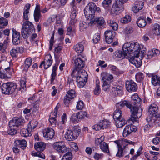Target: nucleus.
Segmentation results:
<instances>
[{
  "mask_svg": "<svg viewBox=\"0 0 160 160\" xmlns=\"http://www.w3.org/2000/svg\"><path fill=\"white\" fill-rule=\"evenodd\" d=\"M122 49L123 52L121 51L117 50L114 53L116 57L122 59L124 58H128V55L134 51L133 57H132L130 58V62L137 68H139L141 65V60L145 57L144 54L146 51V48L143 47V45H139L138 42H129L123 45Z\"/></svg>",
  "mask_w": 160,
  "mask_h": 160,
  "instance_id": "1",
  "label": "nucleus"
},
{
  "mask_svg": "<svg viewBox=\"0 0 160 160\" xmlns=\"http://www.w3.org/2000/svg\"><path fill=\"white\" fill-rule=\"evenodd\" d=\"M125 106L130 109L131 112V120L133 122H137V119L140 118L142 115V109L140 108H137L135 106L131 105L128 101L124 100L120 103H117L116 107L121 109Z\"/></svg>",
  "mask_w": 160,
  "mask_h": 160,
  "instance_id": "2",
  "label": "nucleus"
},
{
  "mask_svg": "<svg viewBox=\"0 0 160 160\" xmlns=\"http://www.w3.org/2000/svg\"><path fill=\"white\" fill-rule=\"evenodd\" d=\"M96 11L98 12H100V8L97 7L95 4L93 2H90L84 9V14L85 18L87 19H92L94 18Z\"/></svg>",
  "mask_w": 160,
  "mask_h": 160,
  "instance_id": "3",
  "label": "nucleus"
},
{
  "mask_svg": "<svg viewBox=\"0 0 160 160\" xmlns=\"http://www.w3.org/2000/svg\"><path fill=\"white\" fill-rule=\"evenodd\" d=\"M114 142L117 144L118 148L116 156L119 157H121L123 156L124 154L123 151L126 146L128 145V144H131L133 143L132 141H128L124 139L115 141Z\"/></svg>",
  "mask_w": 160,
  "mask_h": 160,
  "instance_id": "4",
  "label": "nucleus"
},
{
  "mask_svg": "<svg viewBox=\"0 0 160 160\" xmlns=\"http://www.w3.org/2000/svg\"><path fill=\"white\" fill-rule=\"evenodd\" d=\"M158 107L156 104L154 103L151 104L148 109V112L150 115L147 118L146 120L148 122L152 121L154 122L156 118H159L160 117L159 114H156L158 112Z\"/></svg>",
  "mask_w": 160,
  "mask_h": 160,
  "instance_id": "5",
  "label": "nucleus"
},
{
  "mask_svg": "<svg viewBox=\"0 0 160 160\" xmlns=\"http://www.w3.org/2000/svg\"><path fill=\"white\" fill-rule=\"evenodd\" d=\"M34 29L33 24L29 21L24 22L22 25L21 34L24 38H26L32 33Z\"/></svg>",
  "mask_w": 160,
  "mask_h": 160,
  "instance_id": "6",
  "label": "nucleus"
},
{
  "mask_svg": "<svg viewBox=\"0 0 160 160\" xmlns=\"http://www.w3.org/2000/svg\"><path fill=\"white\" fill-rule=\"evenodd\" d=\"M81 132V129L78 127L75 126L73 128V130H68L66 132L65 138L69 141H72L76 139Z\"/></svg>",
  "mask_w": 160,
  "mask_h": 160,
  "instance_id": "7",
  "label": "nucleus"
},
{
  "mask_svg": "<svg viewBox=\"0 0 160 160\" xmlns=\"http://www.w3.org/2000/svg\"><path fill=\"white\" fill-rule=\"evenodd\" d=\"M46 144L43 142H36L34 144L35 149L38 151L32 153V155L34 156H38L42 158L45 159V156L42 152L45 148Z\"/></svg>",
  "mask_w": 160,
  "mask_h": 160,
  "instance_id": "8",
  "label": "nucleus"
},
{
  "mask_svg": "<svg viewBox=\"0 0 160 160\" xmlns=\"http://www.w3.org/2000/svg\"><path fill=\"white\" fill-rule=\"evenodd\" d=\"M53 147L57 152L60 153H64L68 151L69 152V148H68L65 144L62 142H58L54 143Z\"/></svg>",
  "mask_w": 160,
  "mask_h": 160,
  "instance_id": "9",
  "label": "nucleus"
},
{
  "mask_svg": "<svg viewBox=\"0 0 160 160\" xmlns=\"http://www.w3.org/2000/svg\"><path fill=\"white\" fill-rule=\"evenodd\" d=\"M76 97V92L74 90L70 89L66 95L64 99V102L67 106L70 102L71 100Z\"/></svg>",
  "mask_w": 160,
  "mask_h": 160,
  "instance_id": "10",
  "label": "nucleus"
},
{
  "mask_svg": "<svg viewBox=\"0 0 160 160\" xmlns=\"http://www.w3.org/2000/svg\"><path fill=\"white\" fill-rule=\"evenodd\" d=\"M72 77H78L79 78L87 80L88 76L87 72L84 70H73L71 73Z\"/></svg>",
  "mask_w": 160,
  "mask_h": 160,
  "instance_id": "11",
  "label": "nucleus"
},
{
  "mask_svg": "<svg viewBox=\"0 0 160 160\" xmlns=\"http://www.w3.org/2000/svg\"><path fill=\"white\" fill-rule=\"evenodd\" d=\"M12 42L13 44L17 45L21 42V38L19 32L17 31L15 29L12 28Z\"/></svg>",
  "mask_w": 160,
  "mask_h": 160,
  "instance_id": "12",
  "label": "nucleus"
},
{
  "mask_svg": "<svg viewBox=\"0 0 160 160\" xmlns=\"http://www.w3.org/2000/svg\"><path fill=\"white\" fill-rule=\"evenodd\" d=\"M115 35V32L114 31L110 30L106 31L104 33L106 42L108 44L111 43L112 42Z\"/></svg>",
  "mask_w": 160,
  "mask_h": 160,
  "instance_id": "13",
  "label": "nucleus"
},
{
  "mask_svg": "<svg viewBox=\"0 0 160 160\" xmlns=\"http://www.w3.org/2000/svg\"><path fill=\"white\" fill-rule=\"evenodd\" d=\"M43 136L47 140L52 139L54 136L55 132L51 128H45L43 132Z\"/></svg>",
  "mask_w": 160,
  "mask_h": 160,
  "instance_id": "14",
  "label": "nucleus"
},
{
  "mask_svg": "<svg viewBox=\"0 0 160 160\" xmlns=\"http://www.w3.org/2000/svg\"><path fill=\"white\" fill-rule=\"evenodd\" d=\"M123 9V5L121 3L117 1L112 6L111 12L112 13L117 14L119 11H122Z\"/></svg>",
  "mask_w": 160,
  "mask_h": 160,
  "instance_id": "15",
  "label": "nucleus"
},
{
  "mask_svg": "<svg viewBox=\"0 0 160 160\" xmlns=\"http://www.w3.org/2000/svg\"><path fill=\"white\" fill-rule=\"evenodd\" d=\"M126 88L127 90L129 92L136 91L137 89L136 83L132 80L126 82Z\"/></svg>",
  "mask_w": 160,
  "mask_h": 160,
  "instance_id": "16",
  "label": "nucleus"
},
{
  "mask_svg": "<svg viewBox=\"0 0 160 160\" xmlns=\"http://www.w3.org/2000/svg\"><path fill=\"white\" fill-rule=\"evenodd\" d=\"M90 20V22L88 23L89 26H92V24L97 23L98 25L101 26H103L104 25L105 21L103 17H100L94 18L92 19H88Z\"/></svg>",
  "mask_w": 160,
  "mask_h": 160,
  "instance_id": "17",
  "label": "nucleus"
},
{
  "mask_svg": "<svg viewBox=\"0 0 160 160\" xmlns=\"http://www.w3.org/2000/svg\"><path fill=\"white\" fill-rule=\"evenodd\" d=\"M137 129L133 125L131 124L125 127L123 131L122 135L124 137H126L132 132L136 131Z\"/></svg>",
  "mask_w": 160,
  "mask_h": 160,
  "instance_id": "18",
  "label": "nucleus"
},
{
  "mask_svg": "<svg viewBox=\"0 0 160 160\" xmlns=\"http://www.w3.org/2000/svg\"><path fill=\"white\" fill-rule=\"evenodd\" d=\"M25 121L23 118H14L10 122L11 126H14L17 128L19 126L22 125L24 123Z\"/></svg>",
  "mask_w": 160,
  "mask_h": 160,
  "instance_id": "19",
  "label": "nucleus"
},
{
  "mask_svg": "<svg viewBox=\"0 0 160 160\" xmlns=\"http://www.w3.org/2000/svg\"><path fill=\"white\" fill-rule=\"evenodd\" d=\"M74 61L75 68L74 70H80L84 66V61L80 58H77Z\"/></svg>",
  "mask_w": 160,
  "mask_h": 160,
  "instance_id": "20",
  "label": "nucleus"
},
{
  "mask_svg": "<svg viewBox=\"0 0 160 160\" xmlns=\"http://www.w3.org/2000/svg\"><path fill=\"white\" fill-rule=\"evenodd\" d=\"M143 7V2L142 1L136 2L132 8V10L134 13L138 12L141 10Z\"/></svg>",
  "mask_w": 160,
  "mask_h": 160,
  "instance_id": "21",
  "label": "nucleus"
},
{
  "mask_svg": "<svg viewBox=\"0 0 160 160\" xmlns=\"http://www.w3.org/2000/svg\"><path fill=\"white\" fill-rule=\"evenodd\" d=\"M7 82L9 94H11L15 92L17 88V84L12 82Z\"/></svg>",
  "mask_w": 160,
  "mask_h": 160,
  "instance_id": "22",
  "label": "nucleus"
},
{
  "mask_svg": "<svg viewBox=\"0 0 160 160\" xmlns=\"http://www.w3.org/2000/svg\"><path fill=\"white\" fill-rule=\"evenodd\" d=\"M85 42L82 41L80 43L74 45L73 47V49L78 53L82 52L84 50V45L83 44Z\"/></svg>",
  "mask_w": 160,
  "mask_h": 160,
  "instance_id": "23",
  "label": "nucleus"
},
{
  "mask_svg": "<svg viewBox=\"0 0 160 160\" xmlns=\"http://www.w3.org/2000/svg\"><path fill=\"white\" fill-rule=\"evenodd\" d=\"M46 61V62L44 65V68L45 69H47L50 66H51L52 64V59L51 56L50 54H48L46 55L45 57V60Z\"/></svg>",
  "mask_w": 160,
  "mask_h": 160,
  "instance_id": "24",
  "label": "nucleus"
},
{
  "mask_svg": "<svg viewBox=\"0 0 160 160\" xmlns=\"http://www.w3.org/2000/svg\"><path fill=\"white\" fill-rule=\"evenodd\" d=\"M131 103L133 104L136 107H138V104H140L142 102L141 99L139 98L137 94H134L131 96Z\"/></svg>",
  "mask_w": 160,
  "mask_h": 160,
  "instance_id": "25",
  "label": "nucleus"
},
{
  "mask_svg": "<svg viewBox=\"0 0 160 160\" xmlns=\"http://www.w3.org/2000/svg\"><path fill=\"white\" fill-rule=\"evenodd\" d=\"M15 145L23 149H24L27 146V142L25 140H18L15 141Z\"/></svg>",
  "mask_w": 160,
  "mask_h": 160,
  "instance_id": "26",
  "label": "nucleus"
},
{
  "mask_svg": "<svg viewBox=\"0 0 160 160\" xmlns=\"http://www.w3.org/2000/svg\"><path fill=\"white\" fill-rule=\"evenodd\" d=\"M117 127L118 128L122 127L127 123V121L122 117H121L115 120Z\"/></svg>",
  "mask_w": 160,
  "mask_h": 160,
  "instance_id": "27",
  "label": "nucleus"
},
{
  "mask_svg": "<svg viewBox=\"0 0 160 160\" xmlns=\"http://www.w3.org/2000/svg\"><path fill=\"white\" fill-rule=\"evenodd\" d=\"M122 89V87L119 86H117L116 88H113L112 91L114 90L113 94L115 95L122 96L123 94Z\"/></svg>",
  "mask_w": 160,
  "mask_h": 160,
  "instance_id": "28",
  "label": "nucleus"
},
{
  "mask_svg": "<svg viewBox=\"0 0 160 160\" xmlns=\"http://www.w3.org/2000/svg\"><path fill=\"white\" fill-rule=\"evenodd\" d=\"M137 24L139 27H144L146 25V21L144 18L143 17H140L137 22Z\"/></svg>",
  "mask_w": 160,
  "mask_h": 160,
  "instance_id": "29",
  "label": "nucleus"
},
{
  "mask_svg": "<svg viewBox=\"0 0 160 160\" xmlns=\"http://www.w3.org/2000/svg\"><path fill=\"white\" fill-rule=\"evenodd\" d=\"M99 147L100 149L102 151L109 154V151L108 145L107 143L104 142H103L101 143Z\"/></svg>",
  "mask_w": 160,
  "mask_h": 160,
  "instance_id": "30",
  "label": "nucleus"
},
{
  "mask_svg": "<svg viewBox=\"0 0 160 160\" xmlns=\"http://www.w3.org/2000/svg\"><path fill=\"white\" fill-rule=\"evenodd\" d=\"M151 82L154 86L160 85V77L157 75L153 76L152 77Z\"/></svg>",
  "mask_w": 160,
  "mask_h": 160,
  "instance_id": "31",
  "label": "nucleus"
},
{
  "mask_svg": "<svg viewBox=\"0 0 160 160\" xmlns=\"http://www.w3.org/2000/svg\"><path fill=\"white\" fill-rule=\"evenodd\" d=\"M77 78L78 86L80 88L83 87L86 84L87 80L78 77H75Z\"/></svg>",
  "mask_w": 160,
  "mask_h": 160,
  "instance_id": "32",
  "label": "nucleus"
},
{
  "mask_svg": "<svg viewBox=\"0 0 160 160\" xmlns=\"http://www.w3.org/2000/svg\"><path fill=\"white\" fill-rule=\"evenodd\" d=\"M159 51L157 49H152L148 51V54L147 55L149 58H152L159 54Z\"/></svg>",
  "mask_w": 160,
  "mask_h": 160,
  "instance_id": "33",
  "label": "nucleus"
},
{
  "mask_svg": "<svg viewBox=\"0 0 160 160\" xmlns=\"http://www.w3.org/2000/svg\"><path fill=\"white\" fill-rule=\"evenodd\" d=\"M102 80H107L109 82L113 78L112 76L106 72H103L101 74Z\"/></svg>",
  "mask_w": 160,
  "mask_h": 160,
  "instance_id": "34",
  "label": "nucleus"
},
{
  "mask_svg": "<svg viewBox=\"0 0 160 160\" xmlns=\"http://www.w3.org/2000/svg\"><path fill=\"white\" fill-rule=\"evenodd\" d=\"M32 62V59L30 58H27L24 62L25 67L24 70L25 71H27L28 68L31 65Z\"/></svg>",
  "mask_w": 160,
  "mask_h": 160,
  "instance_id": "35",
  "label": "nucleus"
},
{
  "mask_svg": "<svg viewBox=\"0 0 160 160\" xmlns=\"http://www.w3.org/2000/svg\"><path fill=\"white\" fill-rule=\"evenodd\" d=\"M8 88L7 82L3 83L1 86L2 93L5 95H9Z\"/></svg>",
  "mask_w": 160,
  "mask_h": 160,
  "instance_id": "36",
  "label": "nucleus"
},
{
  "mask_svg": "<svg viewBox=\"0 0 160 160\" xmlns=\"http://www.w3.org/2000/svg\"><path fill=\"white\" fill-rule=\"evenodd\" d=\"M9 128L8 131V134L11 135H13L15 134L17 132V131L16 130L17 128L15 127L14 126H11L10 123L9 122Z\"/></svg>",
  "mask_w": 160,
  "mask_h": 160,
  "instance_id": "37",
  "label": "nucleus"
},
{
  "mask_svg": "<svg viewBox=\"0 0 160 160\" xmlns=\"http://www.w3.org/2000/svg\"><path fill=\"white\" fill-rule=\"evenodd\" d=\"M38 124V122L36 121L35 120H32L28 124V129H29V130L33 129L36 127Z\"/></svg>",
  "mask_w": 160,
  "mask_h": 160,
  "instance_id": "38",
  "label": "nucleus"
},
{
  "mask_svg": "<svg viewBox=\"0 0 160 160\" xmlns=\"http://www.w3.org/2000/svg\"><path fill=\"white\" fill-rule=\"evenodd\" d=\"M122 114V111L118 109H117L114 112L113 118L114 120L121 117Z\"/></svg>",
  "mask_w": 160,
  "mask_h": 160,
  "instance_id": "39",
  "label": "nucleus"
},
{
  "mask_svg": "<svg viewBox=\"0 0 160 160\" xmlns=\"http://www.w3.org/2000/svg\"><path fill=\"white\" fill-rule=\"evenodd\" d=\"M131 20V17L128 15H127L121 19L120 22L122 23L126 24L130 22Z\"/></svg>",
  "mask_w": 160,
  "mask_h": 160,
  "instance_id": "40",
  "label": "nucleus"
},
{
  "mask_svg": "<svg viewBox=\"0 0 160 160\" xmlns=\"http://www.w3.org/2000/svg\"><path fill=\"white\" fill-rule=\"evenodd\" d=\"M67 85L69 88V89L71 90H74L75 86L73 83V79L70 78H68L67 80Z\"/></svg>",
  "mask_w": 160,
  "mask_h": 160,
  "instance_id": "41",
  "label": "nucleus"
},
{
  "mask_svg": "<svg viewBox=\"0 0 160 160\" xmlns=\"http://www.w3.org/2000/svg\"><path fill=\"white\" fill-rule=\"evenodd\" d=\"M8 20L6 18L2 17L0 18V28H4L8 24Z\"/></svg>",
  "mask_w": 160,
  "mask_h": 160,
  "instance_id": "42",
  "label": "nucleus"
},
{
  "mask_svg": "<svg viewBox=\"0 0 160 160\" xmlns=\"http://www.w3.org/2000/svg\"><path fill=\"white\" fill-rule=\"evenodd\" d=\"M100 125L101 126V128L104 129L109 127L110 126V122L107 121L102 120L100 122Z\"/></svg>",
  "mask_w": 160,
  "mask_h": 160,
  "instance_id": "43",
  "label": "nucleus"
},
{
  "mask_svg": "<svg viewBox=\"0 0 160 160\" xmlns=\"http://www.w3.org/2000/svg\"><path fill=\"white\" fill-rule=\"evenodd\" d=\"M12 69H11L9 67L7 68L4 67V70L3 72L5 76H6V78L9 77L11 75L12 71Z\"/></svg>",
  "mask_w": 160,
  "mask_h": 160,
  "instance_id": "44",
  "label": "nucleus"
},
{
  "mask_svg": "<svg viewBox=\"0 0 160 160\" xmlns=\"http://www.w3.org/2000/svg\"><path fill=\"white\" fill-rule=\"evenodd\" d=\"M77 117L78 119H82L84 118L85 117H87V113L85 111H81L77 113Z\"/></svg>",
  "mask_w": 160,
  "mask_h": 160,
  "instance_id": "45",
  "label": "nucleus"
},
{
  "mask_svg": "<svg viewBox=\"0 0 160 160\" xmlns=\"http://www.w3.org/2000/svg\"><path fill=\"white\" fill-rule=\"evenodd\" d=\"M87 25L84 22H80L79 23V30L81 32L85 31L87 29Z\"/></svg>",
  "mask_w": 160,
  "mask_h": 160,
  "instance_id": "46",
  "label": "nucleus"
},
{
  "mask_svg": "<svg viewBox=\"0 0 160 160\" xmlns=\"http://www.w3.org/2000/svg\"><path fill=\"white\" fill-rule=\"evenodd\" d=\"M58 68L56 66H54L53 67L52 69V73L51 74V83L53 82L56 76V71L57 70Z\"/></svg>",
  "mask_w": 160,
  "mask_h": 160,
  "instance_id": "47",
  "label": "nucleus"
},
{
  "mask_svg": "<svg viewBox=\"0 0 160 160\" xmlns=\"http://www.w3.org/2000/svg\"><path fill=\"white\" fill-rule=\"evenodd\" d=\"M109 25L111 27L113 30H117L118 28V24L113 21H110Z\"/></svg>",
  "mask_w": 160,
  "mask_h": 160,
  "instance_id": "48",
  "label": "nucleus"
},
{
  "mask_svg": "<svg viewBox=\"0 0 160 160\" xmlns=\"http://www.w3.org/2000/svg\"><path fill=\"white\" fill-rule=\"evenodd\" d=\"M72 156V154L70 152H67L63 156L62 160H71Z\"/></svg>",
  "mask_w": 160,
  "mask_h": 160,
  "instance_id": "49",
  "label": "nucleus"
},
{
  "mask_svg": "<svg viewBox=\"0 0 160 160\" xmlns=\"http://www.w3.org/2000/svg\"><path fill=\"white\" fill-rule=\"evenodd\" d=\"M112 0H104L102 5L105 8H108L111 4Z\"/></svg>",
  "mask_w": 160,
  "mask_h": 160,
  "instance_id": "50",
  "label": "nucleus"
},
{
  "mask_svg": "<svg viewBox=\"0 0 160 160\" xmlns=\"http://www.w3.org/2000/svg\"><path fill=\"white\" fill-rule=\"evenodd\" d=\"M20 134L22 136L27 137L30 136V133H29V130L23 128L21 130Z\"/></svg>",
  "mask_w": 160,
  "mask_h": 160,
  "instance_id": "51",
  "label": "nucleus"
},
{
  "mask_svg": "<svg viewBox=\"0 0 160 160\" xmlns=\"http://www.w3.org/2000/svg\"><path fill=\"white\" fill-rule=\"evenodd\" d=\"M26 82L24 80H21L20 82V88H19V90H21L22 92H24L26 91Z\"/></svg>",
  "mask_w": 160,
  "mask_h": 160,
  "instance_id": "52",
  "label": "nucleus"
},
{
  "mask_svg": "<svg viewBox=\"0 0 160 160\" xmlns=\"http://www.w3.org/2000/svg\"><path fill=\"white\" fill-rule=\"evenodd\" d=\"M78 13L77 8L76 7H73V9H72L70 18L71 19H75Z\"/></svg>",
  "mask_w": 160,
  "mask_h": 160,
  "instance_id": "53",
  "label": "nucleus"
},
{
  "mask_svg": "<svg viewBox=\"0 0 160 160\" xmlns=\"http://www.w3.org/2000/svg\"><path fill=\"white\" fill-rule=\"evenodd\" d=\"M135 78L137 81L140 82L143 80V75L142 73L138 72L136 74Z\"/></svg>",
  "mask_w": 160,
  "mask_h": 160,
  "instance_id": "54",
  "label": "nucleus"
},
{
  "mask_svg": "<svg viewBox=\"0 0 160 160\" xmlns=\"http://www.w3.org/2000/svg\"><path fill=\"white\" fill-rule=\"evenodd\" d=\"M41 17L40 12H34V20L35 22H38Z\"/></svg>",
  "mask_w": 160,
  "mask_h": 160,
  "instance_id": "55",
  "label": "nucleus"
},
{
  "mask_svg": "<svg viewBox=\"0 0 160 160\" xmlns=\"http://www.w3.org/2000/svg\"><path fill=\"white\" fill-rule=\"evenodd\" d=\"M104 139V137L102 136L99 138H98L95 140V145L97 146L98 145H100L101 143L103 142Z\"/></svg>",
  "mask_w": 160,
  "mask_h": 160,
  "instance_id": "56",
  "label": "nucleus"
},
{
  "mask_svg": "<svg viewBox=\"0 0 160 160\" xmlns=\"http://www.w3.org/2000/svg\"><path fill=\"white\" fill-rule=\"evenodd\" d=\"M133 31V29L131 27H128L125 29L124 32L125 34H128L132 33Z\"/></svg>",
  "mask_w": 160,
  "mask_h": 160,
  "instance_id": "57",
  "label": "nucleus"
},
{
  "mask_svg": "<svg viewBox=\"0 0 160 160\" xmlns=\"http://www.w3.org/2000/svg\"><path fill=\"white\" fill-rule=\"evenodd\" d=\"M84 107V104L83 102L82 101H80L78 102L76 108L78 110L82 109Z\"/></svg>",
  "mask_w": 160,
  "mask_h": 160,
  "instance_id": "58",
  "label": "nucleus"
},
{
  "mask_svg": "<svg viewBox=\"0 0 160 160\" xmlns=\"http://www.w3.org/2000/svg\"><path fill=\"white\" fill-rule=\"evenodd\" d=\"M100 36L99 33H97L94 35L93 41L94 43H97L100 40Z\"/></svg>",
  "mask_w": 160,
  "mask_h": 160,
  "instance_id": "59",
  "label": "nucleus"
},
{
  "mask_svg": "<svg viewBox=\"0 0 160 160\" xmlns=\"http://www.w3.org/2000/svg\"><path fill=\"white\" fill-rule=\"evenodd\" d=\"M67 0H54V2L58 5L63 6L65 4Z\"/></svg>",
  "mask_w": 160,
  "mask_h": 160,
  "instance_id": "60",
  "label": "nucleus"
},
{
  "mask_svg": "<svg viewBox=\"0 0 160 160\" xmlns=\"http://www.w3.org/2000/svg\"><path fill=\"white\" fill-rule=\"evenodd\" d=\"M103 154L102 153L99 154L97 153H95L94 155V158L96 160H99L103 158Z\"/></svg>",
  "mask_w": 160,
  "mask_h": 160,
  "instance_id": "61",
  "label": "nucleus"
},
{
  "mask_svg": "<svg viewBox=\"0 0 160 160\" xmlns=\"http://www.w3.org/2000/svg\"><path fill=\"white\" fill-rule=\"evenodd\" d=\"M154 33L157 35H160V26L158 25L154 29Z\"/></svg>",
  "mask_w": 160,
  "mask_h": 160,
  "instance_id": "62",
  "label": "nucleus"
},
{
  "mask_svg": "<svg viewBox=\"0 0 160 160\" xmlns=\"http://www.w3.org/2000/svg\"><path fill=\"white\" fill-rule=\"evenodd\" d=\"M100 125V122L98 124H96L92 127V128L93 129L96 131H98L101 129V127Z\"/></svg>",
  "mask_w": 160,
  "mask_h": 160,
  "instance_id": "63",
  "label": "nucleus"
},
{
  "mask_svg": "<svg viewBox=\"0 0 160 160\" xmlns=\"http://www.w3.org/2000/svg\"><path fill=\"white\" fill-rule=\"evenodd\" d=\"M18 53L16 49H12L10 51V54L12 57H16Z\"/></svg>",
  "mask_w": 160,
  "mask_h": 160,
  "instance_id": "64",
  "label": "nucleus"
}]
</instances>
